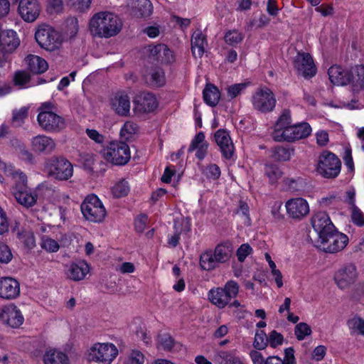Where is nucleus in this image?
<instances>
[{"label": "nucleus", "mask_w": 364, "mask_h": 364, "mask_svg": "<svg viewBox=\"0 0 364 364\" xmlns=\"http://www.w3.org/2000/svg\"><path fill=\"white\" fill-rule=\"evenodd\" d=\"M88 27L93 37L109 38L117 36L121 32L123 21L113 12L100 11L90 18Z\"/></svg>", "instance_id": "1"}, {"label": "nucleus", "mask_w": 364, "mask_h": 364, "mask_svg": "<svg viewBox=\"0 0 364 364\" xmlns=\"http://www.w3.org/2000/svg\"><path fill=\"white\" fill-rule=\"evenodd\" d=\"M233 247L230 242H225L218 245L214 252L207 251L200 257V265L205 270H212L220 263L228 262L232 254Z\"/></svg>", "instance_id": "2"}, {"label": "nucleus", "mask_w": 364, "mask_h": 364, "mask_svg": "<svg viewBox=\"0 0 364 364\" xmlns=\"http://www.w3.org/2000/svg\"><path fill=\"white\" fill-rule=\"evenodd\" d=\"M118 355L117 346L112 343H96L85 354L88 362L97 364H111Z\"/></svg>", "instance_id": "3"}, {"label": "nucleus", "mask_w": 364, "mask_h": 364, "mask_svg": "<svg viewBox=\"0 0 364 364\" xmlns=\"http://www.w3.org/2000/svg\"><path fill=\"white\" fill-rule=\"evenodd\" d=\"M35 38L42 48L50 52L60 49L64 41L63 36L48 24L38 26Z\"/></svg>", "instance_id": "4"}, {"label": "nucleus", "mask_w": 364, "mask_h": 364, "mask_svg": "<svg viewBox=\"0 0 364 364\" xmlns=\"http://www.w3.org/2000/svg\"><path fill=\"white\" fill-rule=\"evenodd\" d=\"M341 169V161L333 153L323 151L318 157L316 171L325 178H336Z\"/></svg>", "instance_id": "5"}, {"label": "nucleus", "mask_w": 364, "mask_h": 364, "mask_svg": "<svg viewBox=\"0 0 364 364\" xmlns=\"http://www.w3.org/2000/svg\"><path fill=\"white\" fill-rule=\"evenodd\" d=\"M104 159L115 166L127 164L131 158L129 146L120 141H112L103 149Z\"/></svg>", "instance_id": "6"}, {"label": "nucleus", "mask_w": 364, "mask_h": 364, "mask_svg": "<svg viewBox=\"0 0 364 364\" xmlns=\"http://www.w3.org/2000/svg\"><path fill=\"white\" fill-rule=\"evenodd\" d=\"M45 171L49 176L58 181H67L73 174L72 164L64 157L48 159L45 162Z\"/></svg>", "instance_id": "7"}, {"label": "nucleus", "mask_w": 364, "mask_h": 364, "mask_svg": "<svg viewBox=\"0 0 364 364\" xmlns=\"http://www.w3.org/2000/svg\"><path fill=\"white\" fill-rule=\"evenodd\" d=\"M80 209L84 218L92 223H101L106 217L107 211L100 198L91 194L82 201Z\"/></svg>", "instance_id": "8"}, {"label": "nucleus", "mask_w": 364, "mask_h": 364, "mask_svg": "<svg viewBox=\"0 0 364 364\" xmlns=\"http://www.w3.org/2000/svg\"><path fill=\"white\" fill-rule=\"evenodd\" d=\"M239 292V285L233 280L228 281L224 288H216L210 290L208 299L210 302L218 308H224L230 301L236 297Z\"/></svg>", "instance_id": "9"}, {"label": "nucleus", "mask_w": 364, "mask_h": 364, "mask_svg": "<svg viewBox=\"0 0 364 364\" xmlns=\"http://www.w3.org/2000/svg\"><path fill=\"white\" fill-rule=\"evenodd\" d=\"M285 208L288 218L296 222L304 219L310 213L308 201L301 197L287 200L285 203Z\"/></svg>", "instance_id": "10"}, {"label": "nucleus", "mask_w": 364, "mask_h": 364, "mask_svg": "<svg viewBox=\"0 0 364 364\" xmlns=\"http://www.w3.org/2000/svg\"><path fill=\"white\" fill-rule=\"evenodd\" d=\"M326 237L320 239L321 248L326 252L336 253L341 251L348 243V236L338 232L336 228Z\"/></svg>", "instance_id": "11"}, {"label": "nucleus", "mask_w": 364, "mask_h": 364, "mask_svg": "<svg viewBox=\"0 0 364 364\" xmlns=\"http://www.w3.org/2000/svg\"><path fill=\"white\" fill-rule=\"evenodd\" d=\"M133 104V111L136 115L152 112L159 105L158 100L153 92H139L135 96Z\"/></svg>", "instance_id": "12"}, {"label": "nucleus", "mask_w": 364, "mask_h": 364, "mask_svg": "<svg viewBox=\"0 0 364 364\" xmlns=\"http://www.w3.org/2000/svg\"><path fill=\"white\" fill-rule=\"evenodd\" d=\"M358 273L355 264L348 263L341 267L335 274L334 280L341 289H346L353 284Z\"/></svg>", "instance_id": "13"}, {"label": "nucleus", "mask_w": 364, "mask_h": 364, "mask_svg": "<svg viewBox=\"0 0 364 364\" xmlns=\"http://www.w3.org/2000/svg\"><path fill=\"white\" fill-rule=\"evenodd\" d=\"M37 120L40 127L46 132H58L65 127L64 119L51 111H41Z\"/></svg>", "instance_id": "14"}, {"label": "nucleus", "mask_w": 364, "mask_h": 364, "mask_svg": "<svg viewBox=\"0 0 364 364\" xmlns=\"http://www.w3.org/2000/svg\"><path fill=\"white\" fill-rule=\"evenodd\" d=\"M294 67L297 73L305 78L314 77L317 72L312 57L307 53H298L294 60Z\"/></svg>", "instance_id": "15"}, {"label": "nucleus", "mask_w": 364, "mask_h": 364, "mask_svg": "<svg viewBox=\"0 0 364 364\" xmlns=\"http://www.w3.org/2000/svg\"><path fill=\"white\" fill-rule=\"evenodd\" d=\"M311 223L319 239L326 237V235L331 233L336 228L328 213L323 211L316 213L311 219Z\"/></svg>", "instance_id": "16"}, {"label": "nucleus", "mask_w": 364, "mask_h": 364, "mask_svg": "<svg viewBox=\"0 0 364 364\" xmlns=\"http://www.w3.org/2000/svg\"><path fill=\"white\" fill-rule=\"evenodd\" d=\"M0 320L4 324L16 328L23 323L24 317L21 310L16 305L11 304L1 309Z\"/></svg>", "instance_id": "17"}, {"label": "nucleus", "mask_w": 364, "mask_h": 364, "mask_svg": "<svg viewBox=\"0 0 364 364\" xmlns=\"http://www.w3.org/2000/svg\"><path fill=\"white\" fill-rule=\"evenodd\" d=\"M38 0H19L18 11L26 22H33L41 13Z\"/></svg>", "instance_id": "18"}, {"label": "nucleus", "mask_w": 364, "mask_h": 364, "mask_svg": "<svg viewBox=\"0 0 364 364\" xmlns=\"http://www.w3.org/2000/svg\"><path fill=\"white\" fill-rule=\"evenodd\" d=\"M252 102L255 109L266 113L274 109L277 100L274 92H255Z\"/></svg>", "instance_id": "19"}, {"label": "nucleus", "mask_w": 364, "mask_h": 364, "mask_svg": "<svg viewBox=\"0 0 364 364\" xmlns=\"http://www.w3.org/2000/svg\"><path fill=\"white\" fill-rule=\"evenodd\" d=\"M90 270V266L85 260H79L66 267L65 274L70 280L78 282L84 279Z\"/></svg>", "instance_id": "20"}, {"label": "nucleus", "mask_w": 364, "mask_h": 364, "mask_svg": "<svg viewBox=\"0 0 364 364\" xmlns=\"http://www.w3.org/2000/svg\"><path fill=\"white\" fill-rule=\"evenodd\" d=\"M31 149L36 153L50 154L56 146V143L51 137L40 134L31 140Z\"/></svg>", "instance_id": "21"}, {"label": "nucleus", "mask_w": 364, "mask_h": 364, "mask_svg": "<svg viewBox=\"0 0 364 364\" xmlns=\"http://www.w3.org/2000/svg\"><path fill=\"white\" fill-rule=\"evenodd\" d=\"M214 138L223 156L228 159L232 158L234 154V145L229 133L225 129H219L215 132Z\"/></svg>", "instance_id": "22"}, {"label": "nucleus", "mask_w": 364, "mask_h": 364, "mask_svg": "<svg viewBox=\"0 0 364 364\" xmlns=\"http://www.w3.org/2000/svg\"><path fill=\"white\" fill-rule=\"evenodd\" d=\"M20 294L18 282L11 277H3L0 279V297L6 299L17 298Z\"/></svg>", "instance_id": "23"}, {"label": "nucleus", "mask_w": 364, "mask_h": 364, "mask_svg": "<svg viewBox=\"0 0 364 364\" xmlns=\"http://www.w3.org/2000/svg\"><path fill=\"white\" fill-rule=\"evenodd\" d=\"M150 56L161 63H171L175 61L173 52L165 44L154 46L150 49Z\"/></svg>", "instance_id": "24"}, {"label": "nucleus", "mask_w": 364, "mask_h": 364, "mask_svg": "<svg viewBox=\"0 0 364 364\" xmlns=\"http://www.w3.org/2000/svg\"><path fill=\"white\" fill-rule=\"evenodd\" d=\"M328 78L336 86H346L349 84L348 70L338 65L331 66L328 70Z\"/></svg>", "instance_id": "25"}, {"label": "nucleus", "mask_w": 364, "mask_h": 364, "mask_svg": "<svg viewBox=\"0 0 364 364\" xmlns=\"http://www.w3.org/2000/svg\"><path fill=\"white\" fill-rule=\"evenodd\" d=\"M111 106L115 112L123 117H127L130 112V100L127 95L117 92L111 98Z\"/></svg>", "instance_id": "26"}, {"label": "nucleus", "mask_w": 364, "mask_h": 364, "mask_svg": "<svg viewBox=\"0 0 364 364\" xmlns=\"http://www.w3.org/2000/svg\"><path fill=\"white\" fill-rule=\"evenodd\" d=\"M349 85L354 89L364 90V65H355L348 69Z\"/></svg>", "instance_id": "27"}, {"label": "nucleus", "mask_w": 364, "mask_h": 364, "mask_svg": "<svg viewBox=\"0 0 364 364\" xmlns=\"http://www.w3.org/2000/svg\"><path fill=\"white\" fill-rule=\"evenodd\" d=\"M207 41L205 35L200 30L193 32L191 37V50L196 58H201L205 53Z\"/></svg>", "instance_id": "28"}, {"label": "nucleus", "mask_w": 364, "mask_h": 364, "mask_svg": "<svg viewBox=\"0 0 364 364\" xmlns=\"http://www.w3.org/2000/svg\"><path fill=\"white\" fill-rule=\"evenodd\" d=\"M13 195L19 204L26 208L32 207L37 201V195L33 193L28 187L25 190L16 191Z\"/></svg>", "instance_id": "29"}, {"label": "nucleus", "mask_w": 364, "mask_h": 364, "mask_svg": "<svg viewBox=\"0 0 364 364\" xmlns=\"http://www.w3.org/2000/svg\"><path fill=\"white\" fill-rule=\"evenodd\" d=\"M28 68L33 73H42L47 70L48 65L42 58L36 55H28L25 58Z\"/></svg>", "instance_id": "30"}, {"label": "nucleus", "mask_w": 364, "mask_h": 364, "mask_svg": "<svg viewBox=\"0 0 364 364\" xmlns=\"http://www.w3.org/2000/svg\"><path fill=\"white\" fill-rule=\"evenodd\" d=\"M44 364H70L68 355L60 350L50 349L43 355Z\"/></svg>", "instance_id": "31"}, {"label": "nucleus", "mask_w": 364, "mask_h": 364, "mask_svg": "<svg viewBox=\"0 0 364 364\" xmlns=\"http://www.w3.org/2000/svg\"><path fill=\"white\" fill-rule=\"evenodd\" d=\"M20 40L14 31L9 30L6 33H2L1 46H3V48L6 52H13L18 48Z\"/></svg>", "instance_id": "32"}, {"label": "nucleus", "mask_w": 364, "mask_h": 364, "mask_svg": "<svg viewBox=\"0 0 364 364\" xmlns=\"http://www.w3.org/2000/svg\"><path fill=\"white\" fill-rule=\"evenodd\" d=\"M134 14L138 17L149 16L153 11V6L149 0H132Z\"/></svg>", "instance_id": "33"}, {"label": "nucleus", "mask_w": 364, "mask_h": 364, "mask_svg": "<svg viewBox=\"0 0 364 364\" xmlns=\"http://www.w3.org/2000/svg\"><path fill=\"white\" fill-rule=\"evenodd\" d=\"M13 180L12 193L16 191L25 190L27 186V176L21 170L14 171L11 173Z\"/></svg>", "instance_id": "34"}, {"label": "nucleus", "mask_w": 364, "mask_h": 364, "mask_svg": "<svg viewBox=\"0 0 364 364\" xmlns=\"http://www.w3.org/2000/svg\"><path fill=\"white\" fill-rule=\"evenodd\" d=\"M294 130L293 125H289L281 130L274 131L272 137L276 141H296L294 138Z\"/></svg>", "instance_id": "35"}, {"label": "nucleus", "mask_w": 364, "mask_h": 364, "mask_svg": "<svg viewBox=\"0 0 364 364\" xmlns=\"http://www.w3.org/2000/svg\"><path fill=\"white\" fill-rule=\"evenodd\" d=\"M264 175L267 177L270 184H276L283 176V172L276 165L266 164L264 169Z\"/></svg>", "instance_id": "36"}, {"label": "nucleus", "mask_w": 364, "mask_h": 364, "mask_svg": "<svg viewBox=\"0 0 364 364\" xmlns=\"http://www.w3.org/2000/svg\"><path fill=\"white\" fill-rule=\"evenodd\" d=\"M28 107H22L12 112L11 124L14 127H21L28 117Z\"/></svg>", "instance_id": "37"}, {"label": "nucleus", "mask_w": 364, "mask_h": 364, "mask_svg": "<svg viewBox=\"0 0 364 364\" xmlns=\"http://www.w3.org/2000/svg\"><path fill=\"white\" fill-rule=\"evenodd\" d=\"M293 154L294 149L287 147L277 146L272 149L273 159L279 161H289Z\"/></svg>", "instance_id": "38"}, {"label": "nucleus", "mask_w": 364, "mask_h": 364, "mask_svg": "<svg viewBox=\"0 0 364 364\" xmlns=\"http://www.w3.org/2000/svg\"><path fill=\"white\" fill-rule=\"evenodd\" d=\"M129 183L124 179L116 182L112 188V193L115 198L124 197L129 193Z\"/></svg>", "instance_id": "39"}, {"label": "nucleus", "mask_w": 364, "mask_h": 364, "mask_svg": "<svg viewBox=\"0 0 364 364\" xmlns=\"http://www.w3.org/2000/svg\"><path fill=\"white\" fill-rule=\"evenodd\" d=\"M347 325L350 330L351 334H358L364 336V319L354 316L349 319L347 322Z\"/></svg>", "instance_id": "40"}, {"label": "nucleus", "mask_w": 364, "mask_h": 364, "mask_svg": "<svg viewBox=\"0 0 364 364\" xmlns=\"http://www.w3.org/2000/svg\"><path fill=\"white\" fill-rule=\"evenodd\" d=\"M18 237L26 248L31 250L36 247V239L32 231L22 230L18 232Z\"/></svg>", "instance_id": "41"}, {"label": "nucleus", "mask_w": 364, "mask_h": 364, "mask_svg": "<svg viewBox=\"0 0 364 364\" xmlns=\"http://www.w3.org/2000/svg\"><path fill=\"white\" fill-rule=\"evenodd\" d=\"M294 130V138L295 140L306 138L309 136L311 132V126L306 122L299 123L298 124L293 125Z\"/></svg>", "instance_id": "42"}, {"label": "nucleus", "mask_w": 364, "mask_h": 364, "mask_svg": "<svg viewBox=\"0 0 364 364\" xmlns=\"http://www.w3.org/2000/svg\"><path fill=\"white\" fill-rule=\"evenodd\" d=\"M151 84L156 87H161L166 82L165 74L162 69L156 68L150 72Z\"/></svg>", "instance_id": "43"}, {"label": "nucleus", "mask_w": 364, "mask_h": 364, "mask_svg": "<svg viewBox=\"0 0 364 364\" xmlns=\"http://www.w3.org/2000/svg\"><path fill=\"white\" fill-rule=\"evenodd\" d=\"M79 30L78 21L76 18H69L66 21V28L65 30V38H73L76 36Z\"/></svg>", "instance_id": "44"}, {"label": "nucleus", "mask_w": 364, "mask_h": 364, "mask_svg": "<svg viewBox=\"0 0 364 364\" xmlns=\"http://www.w3.org/2000/svg\"><path fill=\"white\" fill-rule=\"evenodd\" d=\"M244 36L237 30H230L225 33L224 40L230 46H235L242 42Z\"/></svg>", "instance_id": "45"}, {"label": "nucleus", "mask_w": 364, "mask_h": 364, "mask_svg": "<svg viewBox=\"0 0 364 364\" xmlns=\"http://www.w3.org/2000/svg\"><path fill=\"white\" fill-rule=\"evenodd\" d=\"M291 112L289 109H284L282 111L281 115L277 119L275 125L274 131L281 130L284 127H287L291 125Z\"/></svg>", "instance_id": "46"}, {"label": "nucleus", "mask_w": 364, "mask_h": 364, "mask_svg": "<svg viewBox=\"0 0 364 364\" xmlns=\"http://www.w3.org/2000/svg\"><path fill=\"white\" fill-rule=\"evenodd\" d=\"M217 358L225 364H243L240 358L232 352L220 351Z\"/></svg>", "instance_id": "47"}, {"label": "nucleus", "mask_w": 364, "mask_h": 364, "mask_svg": "<svg viewBox=\"0 0 364 364\" xmlns=\"http://www.w3.org/2000/svg\"><path fill=\"white\" fill-rule=\"evenodd\" d=\"M41 246L48 252H56L60 248L58 242L48 236L42 237Z\"/></svg>", "instance_id": "48"}, {"label": "nucleus", "mask_w": 364, "mask_h": 364, "mask_svg": "<svg viewBox=\"0 0 364 364\" xmlns=\"http://www.w3.org/2000/svg\"><path fill=\"white\" fill-rule=\"evenodd\" d=\"M203 173L210 180H218L221 174L220 168L216 164H211L205 167Z\"/></svg>", "instance_id": "49"}, {"label": "nucleus", "mask_w": 364, "mask_h": 364, "mask_svg": "<svg viewBox=\"0 0 364 364\" xmlns=\"http://www.w3.org/2000/svg\"><path fill=\"white\" fill-rule=\"evenodd\" d=\"M268 345V337L264 331H257L255 336L253 346L257 350H263Z\"/></svg>", "instance_id": "50"}, {"label": "nucleus", "mask_w": 364, "mask_h": 364, "mask_svg": "<svg viewBox=\"0 0 364 364\" xmlns=\"http://www.w3.org/2000/svg\"><path fill=\"white\" fill-rule=\"evenodd\" d=\"M138 131V126L133 122H127L120 130V135L126 139H129Z\"/></svg>", "instance_id": "51"}, {"label": "nucleus", "mask_w": 364, "mask_h": 364, "mask_svg": "<svg viewBox=\"0 0 364 364\" xmlns=\"http://www.w3.org/2000/svg\"><path fill=\"white\" fill-rule=\"evenodd\" d=\"M144 355L138 350H132L128 354L124 364H144Z\"/></svg>", "instance_id": "52"}, {"label": "nucleus", "mask_w": 364, "mask_h": 364, "mask_svg": "<svg viewBox=\"0 0 364 364\" xmlns=\"http://www.w3.org/2000/svg\"><path fill=\"white\" fill-rule=\"evenodd\" d=\"M294 333L296 338L299 341H302L306 336L311 335V328L307 323L301 322L296 324Z\"/></svg>", "instance_id": "53"}, {"label": "nucleus", "mask_w": 364, "mask_h": 364, "mask_svg": "<svg viewBox=\"0 0 364 364\" xmlns=\"http://www.w3.org/2000/svg\"><path fill=\"white\" fill-rule=\"evenodd\" d=\"M157 346L164 350H171L173 346V340L168 334H163L158 336Z\"/></svg>", "instance_id": "54"}, {"label": "nucleus", "mask_w": 364, "mask_h": 364, "mask_svg": "<svg viewBox=\"0 0 364 364\" xmlns=\"http://www.w3.org/2000/svg\"><path fill=\"white\" fill-rule=\"evenodd\" d=\"M13 259V254L10 247L4 242H0V263L8 264Z\"/></svg>", "instance_id": "55"}, {"label": "nucleus", "mask_w": 364, "mask_h": 364, "mask_svg": "<svg viewBox=\"0 0 364 364\" xmlns=\"http://www.w3.org/2000/svg\"><path fill=\"white\" fill-rule=\"evenodd\" d=\"M92 1V0H69V4L75 10L84 12L90 8Z\"/></svg>", "instance_id": "56"}, {"label": "nucleus", "mask_w": 364, "mask_h": 364, "mask_svg": "<svg viewBox=\"0 0 364 364\" xmlns=\"http://www.w3.org/2000/svg\"><path fill=\"white\" fill-rule=\"evenodd\" d=\"M352 222L357 226H364V213L357 207L350 208Z\"/></svg>", "instance_id": "57"}, {"label": "nucleus", "mask_w": 364, "mask_h": 364, "mask_svg": "<svg viewBox=\"0 0 364 364\" xmlns=\"http://www.w3.org/2000/svg\"><path fill=\"white\" fill-rule=\"evenodd\" d=\"M204 102L210 107L216 106L220 100V92H203Z\"/></svg>", "instance_id": "58"}, {"label": "nucleus", "mask_w": 364, "mask_h": 364, "mask_svg": "<svg viewBox=\"0 0 364 364\" xmlns=\"http://www.w3.org/2000/svg\"><path fill=\"white\" fill-rule=\"evenodd\" d=\"M30 80L28 73L23 70H18L14 75V82L16 85H24Z\"/></svg>", "instance_id": "59"}, {"label": "nucleus", "mask_w": 364, "mask_h": 364, "mask_svg": "<svg viewBox=\"0 0 364 364\" xmlns=\"http://www.w3.org/2000/svg\"><path fill=\"white\" fill-rule=\"evenodd\" d=\"M284 337L283 336L276 331H272L269 333L268 336V343L272 348H276L283 343Z\"/></svg>", "instance_id": "60"}, {"label": "nucleus", "mask_w": 364, "mask_h": 364, "mask_svg": "<svg viewBox=\"0 0 364 364\" xmlns=\"http://www.w3.org/2000/svg\"><path fill=\"white\" fill-rule=\"evenodd\" d=\"M284 182L289 190L291 191H298L302 185V180L300 178H286Z\"/></svg>", "instance_id": "61"}, {"label": "nucleus", "mask_w": 364, "mask_h": 364, "mask_svg": "<svg viewBox=\"0 0 364 364\" xmlns=\"http://www.w3.org/2000/svg\"><path fill=\"white\" fill-rule=\"evenodd\" d=\"M203 144H208V143L205 141L204 133L200 132L191 141V143L188 148V151L191 152V151L196 150L197 147H199L200 145H203Z\"/></svg>", "instance_id": "62"}, {"label": "nucleus", "mask_w": 364, "mask_h": 364, "mask_svg": "<svg viewBox=\"0 0 364 364\" xmlns=\"http://www.w3.org/2000/svg\"><path fill=\"white\" fill-rule=\"evenodd\" d=\"M9 219L4 210L0 206V235L9 231Z\"/></svg>", "instance_id": "63"}, {"label": "nucleus", "mask_w": 364, "mask_h": 364, "mask_svg": "<svg viewBox=\"0 0 364 364\" xmlns=\"http://www.w3.org/2000/svg\"><path fill=\"white\" fill-rule=\"evenodd\" d=\"M252 247L247 243L242 244L237 250V257L240 262H243L251 253Z\"/></svg>", "instance_id": "64"}]
</instances>
